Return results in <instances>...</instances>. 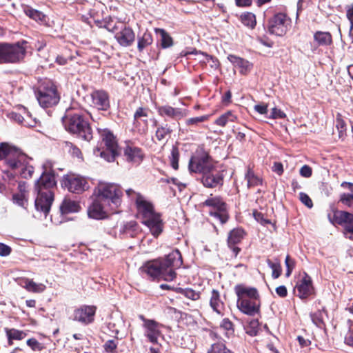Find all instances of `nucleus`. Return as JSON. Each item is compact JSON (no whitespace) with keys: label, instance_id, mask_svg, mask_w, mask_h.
<instances>
[{"label":"nucleus","instance_id":"7","mask_svg":"<svg viewBox=\"0 0 353 353\" xmlns=\"http://www.w3.org/2000/svg\"><path fill=\"white\" fill-rule=\"evenodd\" d=\"M37 99L43 108H49L58 103L60 96L56 85L50 81L43 82L35 91Z\"/></svg>","mask_w":353,"mask_h":353},{"label":"nucleus","instance_id":"29","mask_svg":"<svg viewBox=\"0 0 353 353\" xmlns=\"http://www.w3.org/2000/svg\"><path fill=\"white\" fill-rule=\"evenodd\" d=\"M20 285L28 292L34 293L43 292L46 287L43 283H37L29 279H23Z\"/></svg>","mask_w":353,"mask_h":353},{"label":"nucleus","instance_id":"20","mask_svg":"<svg viewBox=\"0 0 353 353\" xmlns=\"http://www.w3.org/2000/svg\"><path fill=\"white\" fill-rule=\"evenodd\" d=\"M96 307L84 305L74 310L73 319L84 324H88L94 320Z\"/></svg>","mask_w":353,"mask_h":353},{"label":"nucleus","instance_id":"60","mask_svg":"<svg viewBox=\"0 0 353 353\" xmlns=\"http://www.w3.org/2000/svg\"><path fill=\"white\" fill-rule=\"evenodd\" d=\"M344 234L346 238L353 240V225H345L344 227Z\"/></svg>","mask_w":353,"mask_h":353},{"label":"nucleus","instance_id":"54","mask_svg":"<svg viewBox=\"0 0 353 353\" xmlns=\"http://www.w3.org/2000/svg\"><path fill=\"white\" fill-rule=\"evenodd\" d=\"M26 343L34 351H40L43 348V345L33 338L28 339Z\"/></svg>","mask_w":353,"mask_h":353},{"label":"nucleus","instance_id":"23","mask_svg":"<svg viewBox=\"0 0 353 353\" xmlns=\"http://www.w3.org/2000/svg\"><path fill=\"white\" fill-rule=\"evenodd\" d=\"M30 159L26 155L24 161H17L16 167L11 168L16 173L20 174L24 179L32 177L34 172V168L29 164Z\"/></svg>","mask_w":353,"mask_h":353},{"label":"nucleus","instance_id":"46","mask_svg":"<svg viewBox=\"0 0 353 353\" xmlns=\"http://www.w3.org/2000/svg\"><path fill=\"white\" fill-rule=\"evenodd\" d=\"M208 353H233L230 350L228 349L225 344L222 343H214L208 350Z\"/></svg>","mask_w":353,"mask_h":353},{"label":"nucleus","instance_id":"13","mask_svg":"<svg viewBox=\"0 0 353 353\" xmlns=\"http://www.w3.org/2000/svg\"><path fill=\"white\" fill-rule=\"evenodd\" d=\"M202 205L212 207L214 211L210 212V214L218 218L221 223L227 222L228 215L226 212V205L219 197L210 198Z\"/></svg>","mask_w":353,"mask_h":353},{"label":"nucleus","instance_id":"27","mask_svg":"<svg viewBox=\"0 0 353 353\" xmlns=\"http://www.w3.org/2000/svg\"><path fill=\"white\" fill-rule=\"evenodd\" d=\"M341 186L347 188L350 192L341 194L339 201L349 208L353 207V183L344 181Z\"/></svg>","mask_w":353,"mask_h":353},{"label":"nucleus","instance_id":"6","mask_svg":"<svg viewBox=\"0 0 353 353\" xmlns=\"http://www.w3.org/2000/svg\"><path fill=\"white\" fill-rule=\"evenodd\" d=\"M214 161L205 151H200V172L202 171V183L206 188H216L221 185L223 178L219 173L214 174Z\"/></svg>","mask_w":353,"mask_h":353},{"label":"nucleus","instance_id":"47","mask_svg":"<svg viewBox=\"0 0 353 353\" xmlns=\"http://www.w3.org/2000/svg\"><path fill=\"white\" fill-rule=\"evenodd\" d=\"M345 16L350 23L349 35L353 39V3L345 7Z\"/></svg>","mask_w":353,"mask_h":353},{"label":"nucleus","instance_id":"9","mask_svg":"<svg viewBox=\"0 0 353 353\" xmlns=\"http://www.w3.org/2000/svg\"><path fill=\"white\" fill-rule=\"evenodd\" d=\"M25 48L19 43L0 44V63H16L23 58Z\"/></svg>","mask_w":353,"mask_h":353},{"label":"nucleus","instance_id":"5","mask_svg":"<svg viewBox=\"0 0 353 353\" xmlns=\"http://www.w3.org/2000/svg\"><path fill=\"white\" fill-rule=\"evenodd\" d=\"M101 142L99 146L94 149V154L100 157L108 162H112L121 153L117 140L108 130L100 131Z\"/></svg>","mask_w":353,"mask_h":353},{"label":"nucleus","instance_id":"63","mask_svg":"<svg viewBox=\"0 0 353 353\" xmlns=\"http://www.w3.org/2000/svg\"><path fill=\"white\" fill-rule=\"evenodd\" d=\"M312 168L305 165L300 170V174L304 177H310L312 175Z\"/></svg>","mask_w":353,"mask_h":353},{"label":"nucleus","instance_id":"25","mask_svg":"<svg viewBox=\"0 0 353 353\" xmlns=\"http://www.w3.org/2000/svg\"><path fill=\"white\" fill-rule=\"evenodd\" d=\"M243 230L240 228L234 229L229 234L228 243L235 256H236L240 251V249L236 247L235 245L241 242L243 237Z\"/></svg>","mask_w":353,"mask_h":353},{"label":"nucleus","instance_id":"55","mask_svg":"<svg viewBox=\"0 0 353 353\" xmlns=\"http://www.w3.org/2000/svg\"><path fill=\"white\" fill-rule=\"evenodd\" d=\"M299 199L307 208H312L313 207L312 201L307 194L301 192L299 194Z\"/></svg>","mask_w":353,"mask_h":353},{"label":"nucleus","instance_id":"32","mask_svg":"<svg viewBox=\"0 0 353 353\" xmlns=\"http://www.w3.org/2000/svg\"><path fill=\"white\" fill-rule=\"evenodd\" d=\"M80 206L79 203L70 199L65 198L60 206L62 214H69L79 212Z\"/></svg>","mask_w":353,"mask_h":353},{"label":"nucleus","instance_id":"62","mask_svg":"<svg viewBox=\"0 0 353 353\" xmlns=\"http://www.w3.org/2000/svg\"><path fill=\"white\" fill-rule=\"evenodd\" d=\"M12 115H13L12 118L15 121H17L18 123H20L26 126H32V124L27 122L26 121V119L23 118V117H22L21 114H17V113H13Z\"/></svg>","mask_w":353,"mask_h":353},{"label":"nucleus","instance_id":"4","mask_svg":"<svg viewBox=\"0 0 353 353\" xmlns=\"http://www.w3.org/2000/svg\"><path fill=\"white\" fill-rule=\"evenodd\" d=\"M121 188L115 183L99 182L94 189V195L113 211L117 212L121 204Z\"/></svg>","mask_w":353,"mask_h":353},{"label":"nucleus","instance_id":"61","mask_svg":"<svg viewBox=\"0 0 353 353\" xmlns=\"http://www.w3.org/2000/svg\"><path fill=\"white\" fill-rule=\"evenodd\" d=\"M11 252V248L8 245L0 243V256H7Z\"/></svg>","mask_w":353,"mask_h":353},{"label":"nucleus","instance_id":"21","mask_svg":"<svg viewBox=\"0 0 353 353\" xmlns=\"http://www.w3.org/2000/svg\"><path fill=\"white\" fill-rule=\"evenodd\" d=\"M159 114L163 117H169L173 119H180L186 116L185 111L180 108H174L165 105L157 108Z\"/></svg>","mask_w":353,"mask_h":353},{"label":"nucleus","instance_id":"17","mask_svg":"<svg viewBox=\"0 0 353 353\" xmlns=\"http://www.w3.org/2000/svg\"><path fill=\"white\" fill-rule=\"evenodd\" d=\"M63 184L70 192L80 193L88 189L89 185L87 180L80 176L70 175L65 177Z\"/></svg>","mask_w":353,"mask_h":353},{"label":"nucleus","instance_id":"30","mask_svg":"<svg viewBox=\"0 0 353 353\" xmlns=\"http://www.w3.org/2000/svg\"><path fill=\"white\" fill-rule=\"evenodd\" d=\"M336 223L341 225H350L353 223V214L347 211L338 210L334 214Z\"/></svg>","mask_w":353,"mask_h":353},{"label":"nucleus","instance_id":"18","mask_svg":"<svg viewBox=\"0 0 353 353\" xmlns=\"http://www.w3.org/2000/svg\"><path fill=\"white\" fill-rule=\"evenodd\" d=\"M115 212V211L112 210L109 206L105 205L96 196H94L93 203L88 210L89 216L95 219H104L108 214Z\"/></svg>","mask_w":353,"mask_h":353},{"label":"nucleus","instance_id":"26","mask_svg":"<svg viewBox=\"0 0 353 353\" xmlns=\"http://www.w3.org/2000/svg\"><path fill=\"white\" fill-rule=\"evenodd\" d=\"M210 305L212 310L218 314L223 316L225 310L224 303L220 299V294L218 291L213 290L210 300Z\"/></svg>","mask_w":353,"mask_h":353},{"label":"nucleus","instance_id":"56","mask_svg":"<svg viewBox=\"0 0 353 353\" xmlns=\"http://www.w3.org/2000/svg\"><path fill=\"white\" fill-rule=\"evenodd\" d=\"M286 117V114L280 109L274 108L272 109L271 114L268 117L270 119H283Z\"/></svg>","mask_w":353,"mask_h":353},{"label":"nucleus","instance_id":"10","mask_svg":"<svg viewBox=\"0 0 353 353\" xmlns=\"http://www.w3.org/2000/svg\"><path fill=\"white\" fill-rule=\"evenodd\" d=\"M24 159H26V154L15 147L8 143L0 144V160H4L10 168L16 167L17 161H24Z\"/></svg>","mask_w":353,"mask_h":353},{"label":"nucleus","instance_id":"45","mask_svg":"<svg viewBox=\"0 0 353 353\" xmlns=\"http://www.w3.org/2000/svg\"><path fill=\"white\" fill-rule=\"evenodd\" d=\"M242 23L250 28H254L256 26L255 15L251 12L244 13L241 16Z\"/></svg>","mask_w":353,"mask_h":353},{"label":"nucleus","instance_id":"53","mask_svg":"<svg viewBox=\"0 0 353 353\" xmlns=\"http://www.w3.org/2000/svg\"><path fill=\"white\" fill-rule=\"evenodd\" d=\"M336 127L339 131V137L343 138L344 137V135L345 134V131H346L345 121L340 118H337Z\"/></svg>","mask_w":353,"mask_h":353},{"label":"nucleus","instance_id":"58","mask_svg":"<svg viewBox=\"0 0 353 353\" xmlns=\"http://www.w3.org/2000/svg\"><path fill=\"white\" fill-rule=\"evenodd\" d=\"M189 169L191 172H197L199 170V161L196 157H192L189 163Z\"/></svg>","mask_w":353,"mask_h":353},{"label":"nucleus","instance_id":"36","mask_svg":"<svg viewBox=\"0 0 353 353\" xmlns=\"http://www.w3.org/2000/svg\"><path fill=\"white\" fill-rule=\"evenodd\" d=\"M25 13L28 17L41 24L47 23V17L39 10L27 8L25 10Z\"/></svg>","mask_w":353,"mask_h":353},{"label":"nucleus","instance_id":"31","mask_svg":"<svg viewBox=\"0 0 353 353\" xmlns=\"http://www.w3.org/2000/svg\"><path fill=\"white\" fill-rule=\"evenodd\" d=\"M200 63H202V65H203L207 69L209 67L210 68L209 72L216 70L219 65L218 59L212 57V56H209L205 53H201V52Z\"/></svg>","mask_w":353,"mask_h":353},{"label":"nucleus","instance_id":"3","mask_svg":"<svg viewBox=\"0 0 353 353\" xmlns=\"http://www.w3.org/2000/svg\"><path fill=\"white\" fill-rule=\"evenodd\" d=\"M237 307L243 313L254 316L259 312V295L256 288L239 285L235 287Z\"/></svg>","mask_w":353,"mask_h":353},{"label":"nucleus","instance_id":"51","mask_svg":"<svg viewBox=\"0 0 353 353\" xmlns=\"http://www.w3.org/2000/svg\"><path fill=\"white\" fill-rule=\"evenodd\" d=\"M259 321L257 320H252L249 323L246 327V333L250 336H256L259 331Z\"/></svg>","mask_w":353,"mask_h":353},{"label":"nucleus","instance_id":"14","mask_svg":"<svg viewBox=\"0 0 353 353\" xmlns=\"http://www.w3.org/2000/svg\"><path fill=\"white\" fill-rule=\"evenodd\" d=\"M37 196L34 201L35 208L37 211H41L46 215L50 210L54 201L53 192H45L43 190H35Z\"/></svg>","mask_w":353,"mask_h":353},{"label":"nucleus","instance_id":"38","mask_svg":"<svg viewBox=\"0 0 353 353\" xmlns=\"http://www.w3.org/2000/svg\"><path fill=\"white\" fill-rule=\"evenodd\" d=\"M63 150L65 152L70 153L72 156L77 157L79 159H82V153L79 148L73 145L70 142H64L62 145Z\"/></svg>","mask_w":353,"mask_h":353},{"label":"nucleus","instance_id":"35","mask_svg":"<svg viewBox=\"0 0 353 353\" xmlns=\"http://www.w3.org/2000/svg\"><path fill=\"white\" fill-rule=\"evenodd\" d=\"M236 119L237 117L232 111H228L217 118L214 123L219 126L224 127L230 123L235 122Z\"/></svg>","mask_w":353,"mask_h":353},{"label":"nucleus","instance_id":"50","mask_svg":"<svg viewBox=\"0 0 353 353\" xmlns=\"http://www.w3.org/2000/svg\"><path fill=\"white\" fill-rule=\"evenodd\" d=\"M267 263L269 267L272 270V276L274 279H277L281 274V266L279 262H272L268 259Z\"/></svg>","mask_w":353,"mask_h":353},{"label":"nucleus","instance_id":"37","mask_svg":"<svg viewBox=\"0 0 353 353\" xmlns=\"http://www.w3.org/2000/svg\"><path fill=\"white\" fill-rule=\"evenodd\" d=\"M6 336L8 339L10 345H12L13 340H22L26 336V333L23 331L19 330L14 328L9 329L6 328Z\"/></svg>","mask_w":353,"mask_h":353},{"label":"nucleus","instance_id":"49","mask_svg":"<svg viewBox=\"0 0 353 353\" xmlns=\"http://www.w3.org/2000/svg\"><path fill=\"white\" fill-rule=\"evenodd\" d=\"M179 149L173 146L172 151H171V155L170 157V165L172 168L174 170H177L179 168Z\"/></svg>","mask_w":353,"mask_h":353},{"label":"nucleus","instance_id":"28","mask_svg":"<svg viewBox=\"0 0 353 353\" xmlns=\"http://www.w3.org/2000/svg\"><path fill=\"white\" fill-rule=\"evenodd\" d=\"M125 156L128 161L139 163L143 159V153L140 148L128 146L124 151Z\"/></svg>","mask_w":353,"mask_h":353},{"label":"nucleus","instance_id":"34","mask_svg":"<svg viewBox=\"0 0 353 353\" xmlns=\"http://www.w3.org/2000/svg\"><path fill=\"white\" fill-rule=\"evenodd\" d=\"M314 39L319 46H329L332 43V37L330 32L317 31L314 34Z\"/></svg>","mask_w":353,"mask_h":353},{"label":"nucleus","instance_id":"1","mask_svg":"<svg viewBox=\"0 0 353 353\" xmlns=\"http://www.w3.org/2000/svg\"><path fill=\"white\" fill-rule=\"evenodd\" d=\"M182 256L178 250H172L164 259L149 261L143 265L141 271L152 279L171 281L176 277L175 269L182 265Z\"/></svg>","mask_w":353,"mask_h":353},{"label":"nucleus","instance_id":"8","mask_svg":"<svg viewBox=\"0 0 353 353\" xmlns=\"http://www.w3.org/2000/svg\"><path fill=\"white\" fill-rule=\"evenodd\" d=\"M66 130L73 134H77L80 137L85 141H90L92 137L91 128L87 121H85L81 115L76 113L65 118L63 120Z\"/></svg>","mask_w":353,"mask_h":353},{"label":"nucleus","instance_id":"40","mask_svg":"<svg viewBox=\"0 0 353 353\" xmlns=\"http://www.w3.org/2000/svg\"><path fill=\"white\" fill-rule=\"evenodd\" d=\"M152 41V34L148 31L145 32L141 37L138 38V50L140 52L142 51L144 48L151 45Z\"/></svg>","mask_w":353,"mask_h":353},{"label":"nucleus","instance_id":"43","mask_svg":"<svg viewBox=\"0 0 353 353\" xmlns=\"http://www.w3.org/2000/svg\"><path fill=\"white\" fill-rule=\"evenodd\" d=\"M326 315V311L324 307L319 310L316 312L310 314L312 321L314 325L321 327L323 325V316Z\"/></svg>","mask_w":353,"mask_h":353},{"label":"nucleus","instance_id":"33","mask_svg":"<svg viewBox=\"0 0 353 353\" xmlns=\"http://www.w3.org/2000/svg\"><path fill=\"white\" fill-rule=\"evenodd\" d=\"M148 110L143 108H139L134 114V125L135 127H138L143 122L145 125L143 130L147 128L148 125Z\"/></svg>","mask_w":353,"mask_h":353},{"label":"nucleus","instance_id":"41","mask_svg":"<svg viewBox=\"0 0 353 353\" xmlns=\"http://www.w3.org/2000/svg\"><path fill=\"white\" fill-rule=\"evenodd\" d=\"M245 179L247 180L248 188L258 186L262 183V179L255 175V174L250 169L245 174Z\"/></svg>","mask_w":353,"mask_h":353},{"label":"nucleus","instance_id":"19","mask_svg":"<svg viewBox=\"0 0 353 353\" xmlns=\"http://www.w3.org/2000/svg\"><path fill=\"white\" fill-rule=\"evenodd\" d=\"M91 105L99 110L106 111L110 107V98L107 92L103 90L93 91L90 94Z\"/></svg>","mask_w":353,"mask_h":353},{"label":"nucleus","instance_id":"42","mask_svg":"<svg viewBox=\"0 0 353 353\" xmlns=\"http://www.w3.org/2000/svg\"><path fill=\"white\" fill-rule=\"evenodd\" d=\"M155 32L160 34L161 46L163 48H169L172 46V37L163 29L156 28Z\"/></svg>","mask_w":353,"mask_h":353},{"label":"nucleus","instance_id":"24","mask_svg":"<svg viewBox=\"0 0 353 353\" xmlns=\"http://www.w3.org/2000/svg\"><path fill=\"white\" fill-rule=\"evenodd\" d=\"M115 38L121 46L127 47L132 44L135 35L131 28L125 27L115 34Z\"/></svg>","mask_w":353,"mask_h":353},{"label":"nucleus","instance_id":"52","mask_svg":"<svg viewBox=\"0 0 353 353\" xmlns=\"http://www.w3.org/2000/svg\"><path fill=\"white\" fill-rule=\"evenodd\" d=\"M180 292L184 294L187 298L191 300H196L199 299V293L196 292L192 289L186 288V289H179Z\"/></svg>","mask_w":353,"mask_h":353},{"label":"nucleus","instance_id":"11","mask_svg":"<svg viewBox=\"0 0 353 353\" xmlns=\"http://www.w3.org/2000/svg\"><path fill=\"white\" fill-rule=\"evenodd\" d=\"M289 23L290 19L285 14L278 13L269 21L268 31L272 34L283 36L287 32Z\"/></svg>","mask_w":353,"mask_h":353},{"label":"nucleus","instance_id":"2","mask_svg":"<svg viewBox=\"0 0 353 353\" xmlns=\"http://www.w3.org/2000/svg\"><path fill=\"white\" fill-rule=\"evenodd\" d=\"M126 195L134 201L139 217L142 223L150 230L152 234L157 237L163 231V222L159 213L154 211L152 203L140 192L129 188L125 190Z\"/></svg>","mask_w":353,"mask_h":353},{"label":"nucleus","instance_id":"16","mask_svg":"<svg viewBox=\"0 0 353 353\" xmlns=\"http://www.w3.org/2000/svg\"><path fill=\"white\" fill-rule=\"evenodd\" d=\"M297 296L301 299H305L314 293L311 277L304 273L295 285Z\"/></svg>","mask_w":353,"mask_h":353},{"label":"nucleus","instance_id":"57","mask_svg":"<svg viewBox=\"0 0 353 353\" xmlns=\"http://www.w3.org/2000/svg\"><path fill=\"white\" fill-rule=\"evenodd\" d=\"M254 219L263 225H266L268 223H270V221L268 219H265L264 215L258 212H254L253 213Z\"/></svg>","mask_w":353,"mask_h":353},{"label":"nucleus","instance_id":"22","mask_svg":"<svg viewBox=\"0 0 353 353\" xmlns=\"http://www.w3.org/2000/svg\"><path fill=\"white\" fill-rule=\"evenodd\" d=\"M228 59L234 67L238 68L239 72L243 75L248 74L253 66L252 63L249 61L233 54L228 55Z\"/></svg>","mask_w":353,"mask_h":353},{"label":"nucleus","instance_id":"12","mask_svg":"<svg viewBox=\"0 0 353 353\" xmlns=\"http://www.w3.org/2000/svg\"><path fill=\"white\" fill-rule=\"evenodd\" d=\"M43 168L44 171L41 176L35 182V190L52 192V189L57 185L54 171L50 168L48 169L46 165H44Z\"/></svg>","mask_w":353,"mask_h":353},{"label":"nucleus","instance_id":"15","mask_svg":"<svg viewBox=\"0 0 353 353\" xmlns=\"http://www.w3.org/2000/svg\"><path fill=\"white\" fill-rule=\"evenodd\" d=\"M140 319L143 321L144 334L152 343H157L158 338L161 336V325L151 319H146L141 315Z\"/></svg>","mask_w":353,"mask_h":353},{"label":"nucleus","instance_id":"64","mask_svg":"<svg viewBox=\"0 0 353 353\" xmlns=\"http://www.w3.org/2000/svg\"><path fill=\"white\" fill-rule=\"evenodd\" d=\"M254 108L257 112H259L261 114H266L268 111V105L264 103L255 105Z\"/></svg>","mask_w":353,"mask_h":353},{"label":"nucleus","instance_id":"39","mask_svg":"<svg viewBox=\"0 0 353 353\" xmlns=\"http://www.w3.org/2000/svg\"><path fill=\"white\" fill-rule=\"evenodd\" d=\"M172 130L168 125H159L157 127L155 137L159 141H165L170 136Z\"/></svg>","mask_w":353,"mask_h":353},{"label":"nucleus","instance_id":"44","mask_svg":"<svg viewBox=\"0 0 353 353\" xmlns=\"http://www.w3.org/2000/svg\"><path fill=\"white\" fill-rule=\"evenodd\" d=\"M220 327L225 331V335L227 338L234 335V325L228 319H223L220 324Z\"/></svg>","mask_w":353,"mask_h":353},{"label":"nucleus","instance_id":"59","mask_svg":"<svg viewBox=\"0 0 353 353\" xmlns=\"http://www.w3.org/2000/svg\"><path fill=\"white\" fill-rule=\"evenodd\" d=\"M104 348L106 352L108 353H112L115 349L117 348V344L115 342L112 340L107 341L104 344Z\"/></svg>","mask_w":353,"mask_h":353},{"label":"nucleus","instance_id":"48","mask_svg":"<svg viewBox=\"0 0 353 353\" xmlns=\"http://www.w3.org/2000/svg\"><path fill=\"white\" fill-rule=\"evenodd\" d=\"M13 201L16 204L19 205V206L26 208L28 203V199L25 191L21 190L19 193L14 194Z\"/></svg>","mask_w":353,"mask_h":353}]
</instances>
